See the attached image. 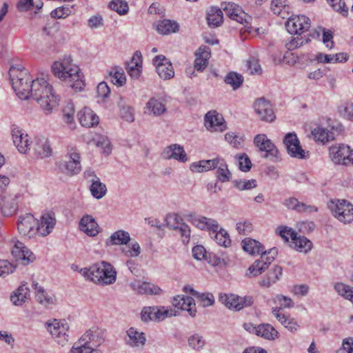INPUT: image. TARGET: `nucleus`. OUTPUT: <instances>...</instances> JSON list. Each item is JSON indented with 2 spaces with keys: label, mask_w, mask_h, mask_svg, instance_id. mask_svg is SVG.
Segmentation results:
<instances>
[{
  "label": "nucleus",
  "mask_w": 353,
  "mask_h": 353,
  "mask_svg": "<svg viewBox=\"0 0 353 353\" xmlns=\"http://www.w3.org/2000/svg\"><path fill=\"white\" fill-rule=\"evenodd\" d=\"M55 77L66 82L75 91H81L84 85V80L79 68L72 63L70 57L64 58L62 61H56L52 66Z\"/></svg>",
  "instance_id": "nucleus-1"
},
{
  "label": "nucleus",
  "mask_w": 353,
  "mask_h": 353,
  "mask_svg": "<svg viewBox=\"0 0 353 353\" xmlns=\"http://www.w3.org/2000/svg\"><path fill=\"white\" fill-rule=\"evenodd\" d=\"M30 96L40 105L46 114H50L57 105L58 99L52 85L43 78L32 81Z\"/></svg>",
  "instance_id": "nucleus-2"
},
{
  "label": "nucleus",
  "mask_w": 353,
  "mask_h": 353,
  "mask_svg": "<svg viewBox=\"0 0 353 353\" xmlns=\"http://www.w3.org/2000/svg\"><path fill=\"white\" fill-rule=\"evenodd\" d=\"M9 74L12 88L17 95L21 99H28L30 94L31 79L26 69L12 68L10 69Z\"/></svg>",
  "instance_id": "nucleus-3"
},
{
  "label": "nucleus",
  "mask_w": 353,
  "mask_h": 353,
  "mask_svg": "<svg viewBox=\"0 0 353 353\" xmlns=\"http://www.w3.org/2000/svg\"><path fill=\"white\" fill-rule=\"evenodd\" d=\"M328 208L333 216L343 223H350L353 221V205L345 199L330 200Z\"/></svg>",
  "instance_id": "nucleus-4"
},
{
  "label": "nucleus",
  "mask_w": 353,
  "mask_h": 353,
  "mask_svg": "<svg viewBox=\"0 0 353 353\" xmlns=\"http://www.w3.org/2000/svg\"><path fill=\"white\" fill-rule=\"evenodd\" d=\"M329 154L335 164L347 165L353 160L352 150L348 145L344 144L332 145L329 148Z\"/></svg>",
  "instance_id": "nucleus-5"
},
{
  "label": "nucleus",
  "mask_w": 353,
  "mask_h": 353,
  "mask_svg": "<svg viewBox=\"0 0 353 353\" xmlns=\"http://www.w3.org/2000/svg\"><path fill=\"white\" fill-rule=\"evenodd\" d=\"M222 8L231 19L242 24L245 28H250L252 17L245 13L242 8L234 3H225Z\"/></svg>",
  "instance_id": "nucleus-6"
},
{
  "label": "nucleus",
  "mask_w": 353,
  "mask_h": 353,
  "mask_svg": "<svg viewBox=\"0 0 353 353\" xmlns=\"http://www.w3.org/2000/svg\"><path fill=\"white\" fill-rule=\"evenodd\" d=\"M37 224L38 220L32 214H26L19 216L17 221V229L22 236L31 239L38 235Z\"/></svg>",
  "instance_id": "nucleus-7"
},
{
  "label": "nucleus",
  "mask_w": 353,
  "mask_h": 353,
  "mask_svg": "<svg viewBox=\"0 0 353 353\" xmlns=\"http://www.w3.org/2000/svg\"><path fill=\"white\" fill-rule=\"evenodd\" d=\"M219 301L229 309L236 311L245 307L250 306L253 303V298L251 296H239L234 294H220Z\"/></svg>",
  "instance_id": "nucleus-8"
},
{
  "label": "nucleus",
  "mask_w": 353,
  "mask_h": 353,
  "mask_svg": "<svg viewBox=\"0 0 353 353\" xmlns=\"http://www.w3.org/2000/svg\"><path fill=\"white\" fill-rule=\"evenodd\" d=\"M48 330L51 334L54 339L61 345L64 346L68 341L69 336L67 332L69 330V325L65 321H58L54 319L50 323H46Z\"/></svg>",
  "instance_id": "nucleus-9"
},
{
  "label": "nucleus",
  "mask_w": 353,
  "mask_h": 353,
  "mask_svg": "<svg viewBox=\"0 0 353 353\" xmlns=\"http://www.w3.org/2000/svg\"><path fill=\"white\" fill-rule=\"evenodd\" d=\"M288 153L293 158L303 159L308 157L309 152L301 146L299 140L295 133L287 134L283 139Z\"/></svg>",
  "instance_id": "nucleus-10"
},
{
  "label": "nucleus",
  "mask_w": 353,
  "mask_h": 353,
  "mask_svg": "<svg viewBox=\"0 0 353 353\" xmlns=\"http://www.w3.org/2000/svg\"><path fill=\"white\" fill-rule=\"evenodd\" d=\"M105 332L99 328H92L84 333L76 343L82 345H89L96 347L101 345L105 340Z\"/></svg>",
  "instance_id": "nucleus-11"
},
{
  "label": "nucleus",
  "mask_w": 353,
  "mask_h": 353,
  "mask_svg": "<svg viewBox=\"0 0 353 353\" xmlns=\"http://www.w3.org/2000/svg\"><path fill=\"white\" fill-rule=\"evenodd\" d=\"M285 23L288 32L291 34H301L310 28V19L304 15L288 16Z\"/></svg>",
  "instance_id": "nucleus-12"
},
{
  "label": "nucleus",
  "mask_w": 353,
  "mask_h": 353,
  "mask_svg": "<svg viewBox=\"0 0 353 353\" xmlns=\"http://www.w3.org/2000/svg\"><path fill=\"white\" fill-rule=\"evenodd\" d=\"M167 220L168 227L176 230L180 234L183 243L188 244L191 234L189 225L183 223L181 217L177 214L170 215Z\"/></svg>",
  "instance_id": "nucleus-13"
},
{
  "label": "nucleus",
  "mask_w": 353,
  "mask_h": 353,
  "mask_svg": "<svg viewBox=\"0 0 353 353\" xmlns=\"http://www.w3.org/2000/svg\"><path fill=\"white\" fill-rule=\"evenodd\" d=\"M172 315V314L170 313V311L164 307H158L157 306L144 307L141 313V319L145 322L161 321Z\"/></svg>",
  "instance_id": "nucleus-14"
},
{
  "label": "nucleus",
  "mask_w": 353,
  "mask_h": 353,
  "mask_svg": "<svg viewBox=\"0 0 353 353\" xmlns=\"http://www.w3.org/2000/svg\"><path fill=\"white\" fill-rule=\"evenodd\" d=\"M204 121L206 129L210 132H223L227 128L223 117L215 110L207 112Z\"/></svg>",
  "instance_id": "nucleus-15"
},
{
  "label": "nucleus",
  "mask_w": 353,
  "mask_h": 353,
  "mask_svg": "<svg viewBox=\"0 0 353 353\" xmlns=\"http://www.w3.org/2000/svg\"><path fill=\"white\" fill-rule=\"evenodd\" d=\"M153 63L160 78L166 80L174 77L172 65L164 55L156 56L153 59Z\"/></svg>",
  "instance_id": "nucleus-16"
},
{
  "label": "nucleus",
  "mask_w": 353,
  "mask_h": 353,
  "mask_svg": "<svg viewBox=\"0 0 353 353\" xmlns=\"http://www.w3.org/2000/svg\"><path fill=\"white\" fill-rule=\"evenodd\" d=\"M56 223L57 220L54 212L43 214L40 219L38 220L37 225L38 235L44 237L50 234L54 228Z\"/></svg>",
  "instance_id": "nucleus-17"
},
{
  "label": "nucleus",
  "mask_w": 353,
  "mask_h": 353,
  "mask_svg": "<svg viewBox=\"0 0 353 353\" xmlns=\"http://www.w3.org/2000/svg\"><path fill=\"white\" fill-rule=\"evenodd\" d=\"M167 111L165 100L161 97H152L146 103L144 113L148 115L159 117Z\"/></svg>",
  "instance_id": "nucleus-18"
},
{
  "label": "nucleus",
  "mask_w": 353,
  "mask_h": 353,
  "mask_svg": "<svg viewBox=\"0 0 353 353\" xmlns=\"http://www.w3.org/2000/svg\"><path fill=\"white\" fill-rule=\"evenodd\" d=\"M255 145L261 150L265 152V158L276 157L278 150L270 139L263 134H257L254 139Z\"/></svg>",
  "instance_id": "nucleus-19"
},
{
  "label": "nucleus",
  "mask_w": 353,
  "mask_h": 353,
  "mask_svg": "<svg viewBox=\"0 0 353 353\" xmlns=\"http://www.w3.org/2000/svg\"><path fill=\"white\" fill-rule=\"evenodd\" d=\"M254 108L261 121L271 122L275 118L272 105L264 99L256 100Z\"/></svg>",
  "instance_id": "nucleus-20"
},
{
  "label": "nucleus",
  "mask_w": 353,
  "mask_h": 353,
  "mask_svg": "<svg viewBox=\"0 0 353 353\" xmlns=\"http://www.w3.org/2000/svg\"><path fill=\"white\" fill-rule=\"evenodd\" d=\"M161 156L164 159H173L182 163L188 161V157L183 147L176 143L171 144L165 148Z\"/></svg>",
  "instance_id": "nucleus-21"
},
{
  "label": "nucleus",
  "mask_w": 353,
  "mask_h": 353,
  "mask_svg": "<svg viewBox=\"0 0 353 353\" xmlns=\"http://www.w3.org/2000/svg\"><path fill=\"white\" fill-rule=\"evenodd\" d=\"M13 142L19 152L26 154L30 150V142L29 137L19 128H14L12 130Z\"/></svg>",
  "instance_id": "nucleus-22"
},
{
  "label": "nucleus",
  "mask_w": 353,
  "mask_h": 353,
  "mask_svg": "<svg viewBox=\"0 0 353 353\" xmlns=\"http://www.w3.org/2000/svg\"><path fill=\"white\" fill-rule=\"evenodd\" d=\"M79 228L89 236H95L99 233V226L91 215H84L80 220Z\"/></svg>",
  "instance_id": "nucleus-23"
},
{
  "label": "nucleus",
  "mask_w": 353,
  "mask_h": 353,
  "mask_svg": "<svg viewBox=\"0 0 353 353\" xmlns=\"http://www.w3.org/2000/svg\"><path fill=\"white\" fill-rule=\"evenodd\" d=\"M189 218L192 223L201 230H209L212 232L219 230V224L214 219L196 214H190Z\"/></svg>",
  "instance_id": "nucleus-24"
},
{
  "label": "nucleus",
  "mask_w": 353,
  "mask_h": 353,
  "mask_svg": "<svg viewBox=\"0 0 353 353\" xmlns=\"http://www.w3.org/2000/svg\"><path fill=\"white\" fill-rule=\"evenodd\" d=\"M172 305L179 309L186 310L189 314L194 317L196 315V310L194 301L190 296L177 295L172 300Z\"/></svg>",
  "instance_id": "nucleus-25"
},
{
  "label": "nucleus",
  "mask_w": 353,
  "mask_h": 353,
  "mask_svg": "<svg viewBox=\"0 0 353 353\" xmlns=\"http://www.w3.org/2000/svg\"><path fill=\"white\" fill-rule=\"evenodd\" d=\"M272 313L275 318L287 328L289 331L294 332L297 331L299 325L297 321L292 318L290 315L285 314L281 312V307H272Z\"/></svg>",
  "instance_id": "nucleus-26"
},
{
  "label": "nucleus",
  "mask_w": 353,
  "mask_h": 353,
  "mask_svg": "<svg viewBox=\"0 0 353 353\" xmlns=\"http://www.w3.org/2000/svg\"><path fill=\"white\" fill-rule=\"evenodd\" d=\"M32 288L35 290L37 300L40 304L46 308H50L55 304V296L52 294L46 292L43 288L40 286L38 283L33 282Z\"/></svg>",
  "instance_id": "nucleus-27"
},
{
  "label": "nucleus",
  "mask_w": 353,
  "mask_h": 353,
  "mask_svg": "<svg viewBox=\"0 0 353 353\" xmlns=\"http://www.w3.org/2000/svg\"><path fill=\"white\" fill-rule=\"evenodd\" d=\"M68 155L69 160L65 162L63 172L70 175L79 173L81 170L79 154L75 150L72 149Z\"/></svg>",
  "instance_id": "nucleus-28"
},
{
  "label": "nucleus",
  "mask_w": 353,
  "mask_h": 353,
  "mask_svg": "<svg viewBox=\"0 0 353 353\" xmlns=\"http://www.w3.org/2000/svg\"><path fill=\"white\" fill-rule=\"evenodd\" d=\"M78 119L81 125L91 128L99 122V117L89 108L85 107L79 112Z\"/></svg>",
  "instance_id": "nucleus-29"
},
{
  "label": "nucleus",
  "mask_w": 353,
  "mask_h": 353,
  "mask_svg": "<svg viewBox=\"0 0 353 353\" xmlns=\"http://www.w3.org/2000/svg\"><path fill=\"white\" fill-rule=\"evenodd\" d=\"M34 154L41 159L51 155L52 149L47 138L44 137H36L33 145Z\"/></svg>",
  "instance_id": "nucleus-30"
},
{
  "label": "nucleus",
  "mask_w": 353,
  "mask_h": 353,
  "mask_svg": "<svg viewBox=\"0 0 353 353\" xmlns=\"http://www.w3.org/2000/svg\"><path fill=\"white\" fill-rule=\"evenodd\" d=\"M12 253L19 259L23 261V264L27 265L30 262H32L35 256L33 253L26 248L23 243L17 241L14 243Z\"/></svg>",
  "instance_id": "nucleus-31"
},
{
  "label": "nucleus",
  "mask_w": 353,
  "mask_h": 353,
  "mask_svg": "<svg viewBox=\"0 0 353 353\" xmlns=\"http://www.w3.org/2000/svg\"><path fill=\"white\" fill-rule=\"evenodd\" d=\"M87 174L90 176H92L90 190L93 197L97 199L103 198L107 192L106 185L101 182L99 178L97 176L94 172H88Z\"/></svg>",
  "instance_id": "nucleus-32"
},
{
  "label": "nucleus",
  "mask_w": 353,
  "mask_h": 353,
  "mask_svg": "<svg viewBox=\"0 0 353 353\" xmlns=\"http://www.w3.org/2000/svg\"><path fill=\"white\" fill-rule=\"evenodd\" d=\"M102 271H103V269L101 267V263H99L94 264L88 268H82L80 272L87 280L100 284Z\"/></svg>",
  "instance_id": "nucleus-33"
},
{
  "label": "nucleus",
  "mask_w": 353,
  "mask_h": 353,
  "mask_svg": "<svg viewBox=\"0 0 353 353\" xmlns=\"http://www.w3.org/2000/svg\"><path fill=\"white\" fill-rule=\"evenodd\" d=\"M141 54L136 52L133 55L130 63H128L126 70L132 79H137L139 77L141 71Z\"/></svg>",
  "instance_id": "nucleus-34"
},
{
  "label": "nucleus",
  "mask_w": 353,
  "mask_h": 353,
  "mask_svg": "<svg viewBox=\"0 0 353 353\" xmlns=\"http://www.w3.org/2000/svg\"><path fill=\"white\" fill-rule=\"evenodd\" d=\"M130 240L131 238L128 232L119 230L113 232L105 243L108 245H128Z\"/></svg>",
  "instance_id": "nucleus-35"
},
{
  "label": "nucleus",
  "mask_w": 353,
  "mask_h": 353,
  "mask_svg": "<svg viewBox=\"0 0 353 353\" xmlns=\"http://www.w3.org/2000/svg\"><path fill=\"white\" fill-rule=\"evenodd\" d=\"M253 330L255 334L267 340H274L278 337L279 332L270 324L263 323L254 327Z\"/></svg>",
  "instance_id": "nucleus-36"
},
{
  "label": "nucleus",
  "mask_w": 353,
  "mask_h": 353,
  "mask_svg": "<svg viewBox=\"0 0 353 353\" xmlns=\"http://www.w3.org/2000/svg\"><path fill=\"white\" fill-rule=\"evenodd\" d=\"M127 343L131 347H142L145 343V336L143 332H139L131 327L127 331Z\"/></svg>",
  "instance_id": "nucleus-37"
},
{
  "label": "nucleus",
  "mask_w": 353,
  "mask_h": 353,
  "mask_svg": "<svg viewBox=\"0 0 353 353\" xmlns=\"http://www.w3.org/2000/svg\"><path fill=\"white\" fill-rule=\"evenodd\" d=\"M30 296V290L27 284L21 285L10 296V301L17 306L21 305Z\"/></svg>",
  "instance_id": "nucleus-38"
},
{
  "label": "nucleus",
  "mask_w": 353,
  "mask_h": 353,
  "mask_svg": "<svg viewBox=\"0 0 353 353\" xmlns=\"http://www.w3.org/2000/svg\"><path fill=\"white\" fill-rule=\"evenodd\" d=\"M241 245L244 251L251 255L263 254L265 250L264 246L260 242L250 238H246L243 240Z\"/></svg>",
  "instance_id": "nucleus-39"
},
{
  "label": "nucleus",
  "mask_w": 353,
  "mask_h": 353,
  "mask_svg": "<svg viewBox=\"0 0 353 353\" xmlns=\"http://www.w3.org/2000/svg\"><path fill=\"white\" fill-rule=\"evenodd\" d=\"M0 205L4 216H9L16 213L18 209L17 202L13 196H4L1 199Z\"/></svg>",
  "instance_id": "nucleus-40"
},
{
  "label": "nucleus",
  "mask_w": 353,
  "mask_h": 353,
  "mask_svg": "<svg viewBox=\"0 0 353 353\" xmlns=\"http://www.w3.org/2000/svg\"><path fill=\"white\" fill-rule=\"evenodd\" d=\"M101 267H103V271H102L101 274L102 278L100 285H110L114 283L117 272L112 265L108 262L103 261L101 262Z\"/></svg>",
  "instance_id": "nucleus-41"
},
{
  "label": "nucleus",
  "mask_w": 353,
  "mask_h": 353,
  "mask_svg": "<svg viewBox=\"0 0 353 353\" xmlns=\"http://www.w3.org/2000/svg\"><path fill=\"white\" fill-rule=\"evenodd\" d=\"M195 55L194 68L197 71H203L208 65L210 53L205 47L199 48Z\"/></svg>",
  "instance_id": "nucleus-42"
},
{
  "label": "nucleus",
  "mask_w": 353,
  "mask_h": 353,
  "mask_svg": "<svg viewBox=\"0 0 353 353\" xmlns=\"http://www.w3.org/2000/svg\"><path fill=\"white\" fill-rule=\"evenodd\" d=\"M214 160L218 161L216 165H214V169H216V177L218 180L223 183L229 181L232 174L228 168V165L225 161L220 158H216Z\"/></svg>",
  "instance_id": "nucleus-43"
},
{
  "label": "nucleus",
  "mask_w": 353,
  "mask_h": 353,
  "mask_svg": "<svg viewBox=\"0 0 353 353\" xmlns=\"http://www.w3.org/2000/svg\"><path fill=\"white\" fill-rule=\"evenodd\" d=\"M292 246L300 252L307 253L311 250L312 243L306 237L296 234L292 241Z\"/></svg>",
  "instance_id": "nucleus-44"
},
{
  "label": "nucleus",
  "mask_w": 353,
  "mask_h": 353,
  "mask_svg": "<svg viewBox=\"0 0 353 353\" xmlns=\"http://www.w3.org/2000/svg\"><path fill=\"white\" fill-rule=\"evenodd\" d=\"M188 345L190 349L200 352L206 345V341L203 336L199 333H194L188 337Z\"/></svg>",
  "instance_id": "nucleus-45"
},
{
  "label": "nucleus",
  "mask_w": 353,
  "mask_h": 353,
  "mask_svg": "<svg viewBox=\"0 0 353 353\" xmlns=\"http://www.w3.org/2000/svg\"><path fill=\"white\" fill-rule=\"evenodd\" d=\"M223 12L218 8L212 7L208 12V23L212 28L219 26L223 22Z\"/></svg>",
  "instance_id": "nucleus-46"
},
{
  "label": "nucleus",
  "mask_w": 353,
  "mask_h": 353,
  "mask_svg": "<svg viewBox=\"0 0 353 353\" xmlns=\"http://www.w3.org/2000/svg\"><path fill=\"white\" fill-rule=\"evenodd\" d=\"M270 8L282 19H287L290 15L289 7L285 4V0H272Z\"/></svg>",
  "instance_id": "nucleus-47"
},
{
  "label": "nucleus",
  "mask_w": 353,
  "mask_h": 353,
  "mask_svg": "<svg viewBox=\"0 0 353 353\" xmlns=\"http://www.w3.org/2000/svg\"><path fill=\"white\" fill-rule=\"evenodd\" d=\"M217 161L214 159L211 160H202L197 162L192 163L190 169L194 172H203L210 170L214 169V165L217 163Z\"/></svg>",
  "instance_id": "nucleus-48"
},
{
  "label": "nucleus",
  "mask_w": 353,
  "mask_h": 353,
  "mask_svg": "<svg viewBox=\"0 0 353 353\" xmlns=\"http://www.w3.org/2000/svg\"><path fill=\"white\" fill-rule=\"evenodd\" d=\"M157 30L161 34H168L177 32L179 24L174 21L164 19L159 22Z\"/></svg>",
  "instance_id": "nucleus-49"
},
{
  "label": "nucleus",
  "mask_w": 353,
  "mask_h": 353,
  "mask_svg": "<svg viewBox=\"0 0 353 353\" xmlns=\"http://www.w3.org/2000/svg\"><path fill=\"white\" fill-rule=\"evenodd\" d=\"M111 82L117 86H123L126 82V77L123 70L115 66L109 72Z\"/></svg>",
  "instance_id": "nucleus-50"
},
{
  "label": "nucleus",
  "mask_w": 353,
  "mask_h": 353,
  "mask_svg": "<svg viewBox=\"0 0 353 353\" xmlns=\"http://www.w3.org/2000/svg\"><path fill=\"white\" fill-rule=\"evenodd\" d=\"M282 274V268L279 266H275L272 270H270L266 279H263L260 282L262 287L269 288L273 283H276Z\"/></svg>",
  "instance_id": "nucleus-51"
},
{
  "label": "nucleus",
  "mask_w": 353,
  "mask_h": 353,
  "mask_svg": "<svg viewBox=\"0 0 353 353\" xmlns=\"http://www.w3.org/2000/svg\"><path fill=\"white\" fill-rule=\"evenodd\" d=\"M125 245V248L121 249V252L126 256L136 258L139 256L141 252V246L135 240H130L128 245Z\"/></svg>",
  "instance_id": "nucleus-52"
},
{
  "label": "nucleus",
  "mask_w": 353,
  "mask_h": 353,
  "mask_svg": "<svg viewBox=\"0 0 353 353\" xmlns=\"http://www.w3.org/2000/svg\"><path fill=\"white\" fill-rule=\"evenodd\" d=\"M312 134L316 141H321L323 143L334 139L333 134L322 127L314 128L312 132Z\"/></svg>",
  "instance_id": "nucleus-53"
},
{
  "label": "nucleus",
  "mask_w": 353,
  "mask_h": 353,
  "mask_svg": "<svg viewBox=\"0 0 353 353\" xmlns=\"http://www.w3.org/2000/svg\"><path fill=\"white\" fill-rule=\"evenodd\" d=\"M334 288L339 295L353 303V287L339 282L334 285Z\"/></svg>",
  "instance_id": "nucleus-54"
},
{
  "label": "nucleus",
  "mask_w": 353,
  "mask_h": 353,
  "mask_svg": "<svg viewBox=\"0 0 353 353\" xmlns=\"http://www.w3.org/2000/svg\"><path fill=\"white\" fill-rule=\"evenodd\" d=\"M118 105L120 108V114L121 117L126 121L132 122L134 120L133 109L130 106L125 105L122 97H119Z\"/></svg>",
  "instance_id": "nucleus-55"
},
{
  "label": "nucleus",
  "mask_w": 353,
  "mask_h": 353,
  "mask_svg": "<svg viewBox=\"0 0 353 353\" xmlns=\"http://www.w3.org/2000/svg\"><path fill=\"white\" fill-rule=\"evenodd\" d=\"M283 205L288 209L294 210L297 212H305L312 208L311 206L299 202L296 198L294 197H290L285 199L283 202Z\"/></svg>",
  "instance_id": "nucleus-56"
},
{
  "label": "nucleus",
  "mask_w": 353,
  "mask_h": 353,
  "mask_svg": "<svg viewBox=\"0 0 353 353\" xmlns=\"http://www.w3.org/2000/svg\"><path fill=\"white\" fill-rule=\"evenodd\" d=\"M224 81L228 85L232 86L234 90H236L242 85L243 77L236 72H230L225 77Z\"/></svg>",
  "instance_id": "nucleus-57"
},
{
  "label": "nucleus",
  "mask_w": 353,
  "mask_h": 353,
  "mask_svg": "<svg viewBox=\"0 0 353 353\" xmlns=\"http://www.w3.org/2000/svg\"><path fill=\"white\" fill-rule=\"evenodd\" d=\"M109 8L120 15L127 14L129 10L128 3L122 0H112L109 3Z\"/></svg>",
  "instance_id": "nucleus-58"
},
{
  "label": "nucleus",
  "mask_w": 353,
  "mask_h": 353,
  "mask_svg": "<svg viewBox=\"0 0 353 353\" xmlns=\"http://www.w3.org/2000/svg\"><path fill=\"white\" fill-rule=\"evenodd\" d=\"M225 141L235 148H240L243 146L244 139L242 136L236 134L232 132H229L225 135Z\"/></svg>",
  "instance_id": "nucleus-59"
},
{
  "label": "nucleus",
  "mask_w": 353,
  "mask_h": 353,
  "mask_svg": "<svg viewBox=\"0 0 353 353\" xmlns=\"http://www.w3.org/2000/svg\"><path fill=\"white\" fill-rule=\"evenodd\" d=\"M234 188L240 191L248 190L256 187V181L255 179L245 180H234L233 181Z\"/></svg>",
  "instance_id": "nucleus-60"
},
{
  "label": "nucleus",
  "mask_w": 353,
  "mask_h": 353,
  "mask_svg": "<svg viewBox=\"0 0 353 353\" xmlns=\"http://www.w3.org/2000/svg\"><path fill=\"white\" fill-rule=\"evenodd\" d=\"M213 233H215L214 239L219 245L224 247H228L230 245L231 240L225 230L220 229L219 231L213 232Z\"/></svg>",
  "instance_id": "nucleus-61"
},
{
  "label": "nucleus",
  "mask_w": 353,
  "mask_h": 353,
  "mask_svg": "<svg viewBox=\"0 0 353 353\" xmlns=\"http://www.w3.org/2000/svg\"><path fill=\"white\" fill-rule=\"evenodd\" d=\"M307 42V39H303L299 36H291L290 40L285 43V47L288 50H294Z\"/></svg>",
  "instance_id": "nucleus-62"
},
{
  "label": "nucleus",
  "mask_w": 353,
  "mask_h": 353,
  "mask_svg": "<svg viewBox=\"0 0 353 353\" xmlns=\"http://www.w3.org/2000/svg\"><path fill=\"white\" fill-rule=\"evenodd\" d=\"M72 8L68 6H61L50 12V16L54 19H65L72 14Z\"/></svg>",
  "instance_id": "nucleus-63"
},
{
  "label": "nucleus",
  "mask_w": 353,
  "mask_h": 353,
  "mask_svg": "<svg viewBox=\"0 0 353 353\" xmlns=\"http://www.w3.org/2000/svg\"><path fill=\"white\" fill-rule=\"evenodd\" d=\"M68 353H103L99 350L96 349L92 346L82 345L81 344L75 343Z\"/></svg>",
  "instance_id": "nucleus-64"
}]
</instances>
